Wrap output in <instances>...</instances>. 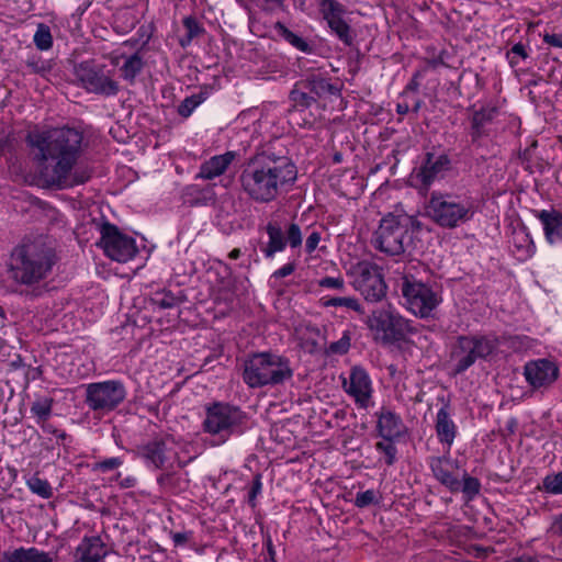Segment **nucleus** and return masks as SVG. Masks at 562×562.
I'll list each match as a JSON object with an SVG mask.
<instances>
[{
  "label": "nucleus",
  "mask_w": 562,
  "mask_h": 562,
  "mask_svg": "<svg viewBox=\"0 0 562 562\" xmlns=\"http://www.w3.org/2000/svg\"><path fill=\"white\" fill-rule=\"evenodd\" d=\"M33 41L40 50L49 49L53 46V36L49 27L44 23L38 24Z\"/></svg>",
  "instance_id": "obj_43"
},
{
  "label": "nucleus",
  "mask_w": 562,
  "mask_h": 562,
  "mask_svg": "<svg viewBox=\"0 0 562 562\" xmlns=\"http://www.w3.org/2000/svg\"><path fill=\"white\" fill-rule=\"evenodd\" d=\"M126 394L125 385L119 380L94 382L86 387L85 403L90 411L105 414L121 405Z\"/></svg>",
  "instance_id": "obj_10"
},
{
  "label": "nucleus",
  "mask_w": 562,
  "mask_h": 562,
  "mask_svg": "<svg viewBox=\"0 0 562 562\" xmlns=\"http://www.w3.org/2000/svg\"><path fill=\"white\" fill-rule=\"evenodd\" d=\"M543 42L555 48H562V33H544Z\"/></svg>",
  "instance_id": "obj_54"
},
{
  "label": "nucleus",
  "mask_w": 562,
  "mask_h": 562,
  "mask_svg": "<svg viewBox=\"0 0 562 562\" xmlns=\"http://www.w3.org/2000/svg\"><path fill=\"white\" fill-rule=\"evenodd\" d=\"M342 387L348 395L353 397L358 407L367 408L369 406L373 387L371 378L364 368L353 366L349 376L342 380Z\"/></svg>",
  "instance_id": "obj_19"
},
{
  "label": "nucleus",
  "mask_w": 562,
  "mask_h": 562,
  "mask_svg": "<svg viewBox=\"0 0 562 562\" xmlns=\"http://www.w3.org/2000/svg\"><path fill=\"white\" fill-rule=\"evenodd\" d=\"M124 463L123 458L112 457L104 460L98 461L93 464V470L101 472H109L120 468Z\"/></svg>",
  "instance_id": "obj_49"
},
{
  "label": "nucleus",
  "mask_w": 562,
  "mask_h": 562,
  "mask_svg": "<svg viewBox=\"0 0 562 562\" xmlns=\"http://www.w3.org/2000/svg\"><path fill=\"white\" fill-rule=\"evenodd\" d=\"M321 302L324 306H344L346 308L362 313V307L359 301L355 297H322Z\"/></svg>",
  "instance_id": "obj_45"
},
{
  "label": "nucleus",
  "mask_w": 562,
  "mask_h": 562,
  "mask_svg": "<svg viewBox=\"0 0 562 562\" xmlns=\"http://www.w3.org/2000/svg\"><path fill=\"white\" fill-rule=\"evenodd\" d=\"M263 543H265V547L267 549V557L265 558V560H269V561L276 562V550H274V547H273L272 539H271L270 535H266L265 536Z\"/></svg>",
  "instance_id": "obj_59"
},
{
  "label": "nucleus",
  "mask_w": 562,
  "mask_h": 562,
  "mask_svg": "<svg viewBox=\"0 0 562 562\" xmlns=\"http://www.w3.org/2000/svg\"><path fill=\"white\" fill-rule=\"evenodd\" d=\"M210 93L211 89L209 87H202L198 93L187 97L178 105V114L186 119L189 117L193 111L210 97Z\"/></svg>",
  "instance_id": "obj_34"
},
{
  "label": "nucleus",
  "mask_w": 562,
  "mask_h": 562,
  "mask_svg": "<svg viewBox=\"0 0 562 562\" xmlns=\"http://www.w3.org/2000/svg\"><path fill=\"white\" fill-rule=\"evenodd\" d=\"M498 110L495 106H483L475 111L471 117L470 136L473 144L487 136L486 126L497 116Z\"/></svg>",
  "instance_id": "obj_30"
},
{
  "label": "nucleus",
  "mask_w": 562,
  "mask_h": 562,
  "mask_svg": "<svg viewBox=\"0 0 562 562\" xmlns=\"http://www.w3.org/2000/svg\"><path fill=\"white\" fill-rule=\"evenodd\" d=\"M550 532L552 537L560 540V546H562V513L554 518Z\"/></svg>",
  "instance_id": "obj_56"
},
{
  "label": "nucleus",
  "mask_w": 562,
  "mask_h": 562,
  "mask_svg": "<svg viewBox=\"0 0 562 562\" xmlns=\"http://www.w3.org/2000/svg\"><path fill=\"white\" fill-rule=\"evenodd\" d=\"M323 340L324 356L327 358H335L348 352L351 337L348 330H344L340 337L336 339L335 327L333 325H325Z\"/></svg>",
  "instance_id": "obj_26"
},
{
  "label": "nucleus",
  "mask_w": 562,
  "mask_h": 562,
  "mask_svg": "<svg viewBox=\"0 0 562 562\" xmlns=\"http://www.w3.org/2000/svg\"><path fill=\"white\" fill-rule=\"evenodd\" d=\"M171 538L176 547L184 546L192 538L191 531L171 532Z\"/></svg>",
  "instance_id": "obj_57"
},
{
  "label": "nucleus",
  "mask_w": 562,
  "mask_h": 562,
  "mask_svg": "<svg viewBox=\"0 0 562 562\" xmlns=\"http://www.w3.org/2000/svg\"><path fill=\"white\" fill-rule=\"evenodd\" d=\"M460 490L464 494L467 501H472L480 494L481 482L479 479L464 473Z\"/></svg>",
  "instance_id": "obj_44"
},
{
  "label": "nucleus",
  "mask_w": 562,
  "mask_h": 562,
  "mask_svg": "<svg viewBox=\"0 0 562 562\" xmlns=\"http://www.w3.org/2000/svg\"><path fill=\"white\" fill-rule=\"evenodd\" d=\"M353 288L369 302H379L386 294L382 269L373 262L360 261L352 269Z\"/></svg>",
  "instance_id": "obj_11"
},
{
  "label": "nucleus",
  "mask_w": 562,
  "mask_h": 562,
  "mask_svg": "<svg viewBox=\"0 0 562 562\" xmlns=\"http://www.w3.org/2000/svg\"><path fill=\"white\" fill-rule=\"evenodd\" d=\"M514 246L520 260H527L536 252V245L525 231L514 235Z\"/></svg>",
  "instance_id": "obj_35"
},
{
  "label": "nucleus",
  "mask_w": 562,
  "mask_h": 562,
  "mask_svg": "<svg viewBox=\"0 0 562 562\" xmlns=\"http://www.w3.org/2000/svg\"><path fill=\"white\" fill-rule=\"evenodd\" d=\"M82 139V133L71 127L27 134L26 144L38 178L45 187L69 188L86 183L91 178L89 169H74L80 156Z\"/></svg>",
  "instance_id": "obj_1"
},
{
  "label": "nucleus",
  "mask_w": 562,
  "mask_h": 562,
  "mask_svg": "<svg viewBox=\"0 0 562 562\" xmlns=\"http://www.w3.org/2000/svg\"><path fill=\"white\" fill-rule=\"evenodd\" d=\"M266 231L269 236V241L261 250L267 258H272L276 252L282 251L285 248L286 241L293 248L300 246L302 243L301 227L297 223L289 224L285 231L286 237L283 228L276 221L269 222Z\"/></svg>",
  "instance_id": "obj_18"
},
{
  "label": "nucleus",
  "mask_w": 562,
  "mask_h": 562,
  "mask_svg": "<svg viewBox=\"0 0 562 562\" xmlns=\"http://www.w3.org/2000/svg\"><path fill=\"white\" fill-rule=\"evenodd\" d=\"M237 154L235 151H226L222 155H215L205 160L200 166L196 178L203 180H213L225 173L227 168L235 160Z\"/></svg>",
  "instance_id": "obj_24"
},
{
  "label": "nucleus",
  "mask_w": 562,
  "mask_h": 562,
  "mask_svg": "<svg viewBox=\"0 0 562 562\" xmlns=\"http://www.w3.org/2000/svg\"><path fill=\"white\" fill-rule=\"evenodd\" d=\"M402 294L406 299L408 308L420 317H428L441 302V297L431 286L413 278L404 277Z\"/></svg>",
  "instance_id": "obj_13"
},
{
  "label": "nucleus",
  "mask_w": 562,
  "mask_h": 562,
  "mask_svg": "<svg viewBox=\"0 0 562 562\" xmlns=\"http://www.w3.org/2000/svg\"><path fill=\"white\" fill-rule=\"evenodd\" d=\"M296 167L286 156L262 151L243 166L238 181L243 192L252 201L268 203L296 179Z\"/></svg>",
  "instance_id": "obj_2"
},
{
  "label": "nucleus",
  "mask_w": 562,
  "mask_h": 562,
  "mask_svg": "<svg viewBox=\"0 0 562 562\" xmlns=\"http://www.w3.org/2000/svg\"><path fill=\"white\" fill-rule=\"evenodd\" d=\"M419 77H420V72L419 71H416L412 79L409 80V82L406 85L405 89L403 90V92L401 93V97H406L408 94V92H417L418 89H419Z\"/></svg>",
  "instance_id": "obj_55"
},
{
  "label": "nucleus",
  "mask_w": 562,
  "mask_h": 562,
  "mask_svg": "<svg viewBox=\"0 0 562 562\" xmlns=\"http://www.w3.org/2000/svg\"><path fill=\"white\" fill-rule=\"evenodd\" d=\"M499 338L495 334L457 336L450 346L449 364L453 375L463 374L479 360H488L497 353Z\"/></svg>",
  "instance_id": "obj_5"
},
{
  "label": "nucleus",
  "mask_w": 562,
  "mask_h": 562,
  "mask_svg": "<svg viewBox=\"0 0 562 562\" xmlns=\"http://www.w3.org/2000/svg\"><path fill=\"white\" fill-rule=\"evenodd\" d=\"M153 304L160 308H172L179 304V300L170 291L156 292L151 297Z\"/></svg>",
  "instance_id": "obj_46"
},
{
  "label": "nucleus",
  "mask_w": 562,
  "mask_h": 562,
  "mask_svg": "<svg viewBox=\"0 0 562 562\" xmlns=\"http://www.w3.org/2000/svg\"><path fill=\"white\" fill-rule=\"evenodd\" d=\"M43 430L45 432H48V434H54L56 435V437L60 438V439H65L66 438V434L64 431H59L57 429H54V427L50 425V424H47L46 422L44 423H38Z\"/></svg>",
  "instance_id": "obj_61"
},
{
  "label": "nucleus",
  "mask_w": 562,
  "mask_h": 562,
  "mask_svg": "<svg viewBox=\"0 0 562 562\" xmlns=\"http://www.w3.org/2000/svg\"><path fill=\"white\" fill-rule=\"evenodd\" d=\"M294 337L304 352L313 355L316 350V329L312 324L302 323L295 327Z\"/></svg>",
  "instance_id": "obj_32"
},
{
  "label": "nucleus",
  "mask_w": 562,
  "mask_h": 562,
  "mask_svg": "<svg viewBox=\"0 0 562 562\" xmlns=\"http://www.w3.org/2000/svg\"><path fill=\"white\" fill-rule=\"evenodd\" d=\"M536 217L541 222L548 243L562 241V212L557 210L536 211Z\"/></svg>",
  "instance_id": "obj_27"
},
{
  "label": "nucleus",
  "mask_w": 562,
  "mask_h": 562,
  "mask_svg": "<svg viewBox=\"0 0 562 562\" xmlns=\"http://www.w3.org/2000/svg\"><path fill=\"white\" fill-rule=\"evenodd\" d=\"M450 167L451 160L447 154L436 155L427 151L420 166L412 172V186L427 192L436 180L445 177Z\"/></svg>",
  "instance_id": "obj_17"
},
{
  "label": "nucleus",
  "mask_w": 562,
  "mask_h": 562,
  "mask_svg": "<svg viewBox=\"0 0 562 562\" xmlns=\"http://www.w3.org/2000/svg\"><path fill=\"white\" fill-rule=\"evenodd\" d=\"M524 375L533 389L548 387L559 378V368L548 359L531 360L525 364Z\"/></svg>",
  "instance_id": "obj_20"
},
{
  "label": "nucleus",
  "mask_w": 562,
  "mask_h": 562,
  "mask_svg": "<svg viewBox=\"0 0 562 562\" xmlns=\"http://www.w3.org/2000/svg\"><path fill=\"white\" fill-rule=\"evenodd\" d=\"M435 429L438 440L447 445L449 451L457 436V425L451 418L449 404H445L437 412Z\"/></svg>",
  "instance_id": "obj_28"
},
{
  "label": "nucleus",
  "mask_w": 562,
  "mask_h": 562,
  "mask_svg": "<svg viewBox=\"0 0 562 562\" xmlns=\"http://www.w3.org/2000/svg\"><path fill=\"white\" fill-rule=\"evenodd\" d=\"M75 76L81 87L90 93L110 97L119 92V83L104 74V66L93 60L78 64L75 67Z\"/></svg>",
  "instance_id": "obj_16"
},
{
  "label": "nucleus",
  "mask_w": 562,
  "mask_h": 562,
  "mask_svg": "<svg viewBox=\"0 0 562 562\" xmlns=\"http://www.w3.org/2000/svg\"><path fill=\"white\" fill-rule=\"evenodd\" d=\"M54 400L52 397H43L34 401L31 406V413L36 417L37 424L46 422L50 414Z\"/></svg>",
  "instance_id": "obj_41"
},
{
  "label": "nucleus",
  "mask_w": 562,
  "mask_h": 562,
  "mask_svg": "<svg viewBox=\"0 0 562 562\" xmlns=\"http://www.w3.org/2000/svg\"><path fill=\"white\" fill-rule=\"evenodd\" d=\"M319 286L330 288V289H341L344 286V279L338 277H326L318 280Z\"/></svg>",
  "instance_id": "obj_52"
},
{
  "label": "nucleus",
  "mask_w": 562,
  "mask_h": 562,
  "mask_svg": "<svg viewBox=\"0 0 562 562\" xmlns=\"http://www.w3.org/2000/svg\"><path fill=\"white\" fill-rule=\"evenodd\" d=\"M274 30L278 35L284 38L288 43H290L295 48L301 52H310L308 44L300 36L290 31L283 23L277 22L274 25Z\"/></svg>",
  "instance_id": "obj_39"
},
{
  "label": "nucleus",
  "mask_w": 562,
  "mask_h": 562,
  "mask_svg": "<svg viewBox=\"0 0 562 562\" xmlns=\"http://www.w3.org/2000/svg\"><path fill=\"white\" fill-rule=\"evenodd\" d=\"M425 216L441 228H457L475 214L471 196L452 192L432 191L425 202Z\"/></svg>",
  "instance_id": "obj_4"
},
{
  "label": "nucleus",
  "mask_w": 562,
  "mask_h": 562,
  "mask_svg": "<svg viewBox=\"0 0 562 562\" xmlns=\"http://www.w3.org/2000/svg\"><path fill=\"white\" fill-rule=\"evenodd\" d=\"M100 234L99 245L112 260L126 262L137 254L135 239L123 234L115 225L104 222L100 226Z\"/></svg>",
  "instance_id": "obj_15"
},
{
  "label": "nucleus",
  "mask_w": 562,
  "mask_h": 562,
  "mask_svg": "<svg viewBox=\"0 0 562 562\" xmlns=\"http://www.w3.org/2000/svg\"><path fill=\"white\" fill-rule=\"evenodd\" d=\"M106 555L100 537H85L74 553V562H101Z\"/></svg>",
  "instance_id": "obj_25"
},
{
  "label": "nucleus",
  "mask_w": 562,
  "mask_h": 562,
  "mask_svg": "<svg viewBox=\"0 0 562 562\" xmlns=\"http://www.w3.org/2000/svg\"><path fill=\"white\" fill-rule=\"evenodd\" d=\"M173 439L169 436L156 437L137 448V456L143 459L145 465L154 470H166L171 468L176 461L179 468L187 465L180 460L173 449Z\"/></svg>",
  "instance_id": "obj_12"
},
{
  "label": "nucleus",
  "mask_w": 562,
  "mask_h": 562,
  "mask_svg": "<svg viewBox=\"0 0 562 562\" xmlns=\"http://www.w3.org/2000/svg\"><path fill=\"white\" fill-rule=\"evenodd\" d=\"M376 503V493L373 490L359 492L355 498V505L359 508L368 507Z\"/></svg>",
  "instance_id": "obj_50"
},
{
  "label": "nucleus",
  "mask_w": 562,
  "mask_h": 562,
  "mask_svg": "<svg viewBox=\"0 0 562 562\" xmlns=\"http://www.w3.org/2000/svg\"><path fill=\"white\" fill-rule=\"evenodd\" d=\"M345 413L339 408L330 407V411L322 409V412L318 413V427L324 425L326 428L341 429Z\"/></svg>",
  "instance_id": "obj_38"
},
{
  "label": "nucleus",
  "mask_w": 562,
  "mask_h": 562,
  "mask_svg": "<svg viewBox=\"0 0 562 562\" xmlns=\"http://www.w3.org/2000/svg\"><path fill=\"white\" fill-rule=\"evenodd\" d=\"M26 486L33 494L41 496L42 498H50L53 496V487L49 482L38 475H33L26 481Z\"/></svg>",
  "instance_id": "obj_40"
},
{
  "label": "nucleus",
  "mask_w": 562,
  "mask_h": 562,
  "mask_svg": "<svg viewBox=\"0 0 562 562\" xmlns=\"http://www.w3.org/2000/svg\"><path fill=\"white\" fill-rule=\"evenodd\" d=\"M0 562H54L50 553L35 547H20L0 554Z\"/></svg>",
  "instance_id": "obj_29"
},
{
  "label": "nucleus",
  "mask_w": 562,
  "mask_h": 562,
  "mask_svg": "<svg viewBox=\"0 0 562 562\" xmlns=\"http://www.w3.org/2000/svg\"><path fill=\"white\" fill-rule=\"evenodd\" d=\"M412 218L407 215H394L392 213L384 216L378 229L373 235V245L380 251L397 256L405 251Z\"/></svg>",
  "instance_id": "obj_9"
},
{
  "label": "nucleus",
  "mask_w": 562,
  "mask_h": 562,
  "mask_svg": "<svg viewBox=\"0 0 562 562\" xmlns=\"http://www.w3.org/2000/svg\"><path fill=\"white\" fill-rule=\"evenodd\" d=\"M214 199L215 193L212 186L189 184L182 191L183 203L191 206L207 205L214 202Z\"/></svg>",
  "instance_id": "obj_31"
},
{
  "label": "nucleus",
  "mask_w": 562,
  "mask_h": 562,
  "mask_svg": "<svg viewBox=\"0 0 562 562\" xmlns=\"http://www.w3.org/2000/svg\"><path fill=\"white\" fill-rule=\"evenodd\" d=\"M284 1L285 0H262V9L267 12L282 10L284 8Z\"/></svg>",
  "instance_id": "obj_58"
},
{
  "label": "nucleus",
  "mask_w": 562,
  "mask_h": 562,
  "mask_svg": "<svg viewBox=\"0 0 562 562\" xmlns=\"http://www.w3.org/2000/svg\"><path fill=\"white\" fill-rule=\"evenodd\" d=\"M411 108L407 102H398L396 104V113L401 116L406 115L409 112Z\"/></svg>",
  "instance_id": "obj_64"
},
{
  "label": "nucleus",
  "mask_w": 562,
  "mask_h": 562,
  "mask_svg": "<svg viewBox=\"0 0 562 562\" xmlns=\"http://www.w3.org/2000/svg\"><path fill=\"white\" fill-rule=\"evenodd\" d=\"M293 89H300L304 93H316V81L314 78L300 80L295 83Z\"/></svg>",
  "instance_id": "obj_53"
},
{
  "label": "nucleus",
  "mask_w": 562,
  "mask_h": 562,
  "mask_svg": "<svg viewBox=\"0 0 562 562\" xmlns=\"http://www.w3.org/2000/svg\"><path fill=\"white\" fill-rule=\"evenodd\" d=\"M291 376L289 360L272 352L254 353L244 364L243 379L249 387L276 385Z\"/></svg>",
  "instance_id": "obj_7"
},
{
  "label": "nucleus",
  "mask_w": 562,
  "mask_h": 562,
  "mask_svg": "<svg viewBox=\"0 0 562 562\" xmlns=\"http://www.w3.org/2000/svg\"><path fill=\"white\" fill-rule=\"evenodd\" d=\"M293 271H294V265L286 263L283 267H281L280 269L276 270L272 273L271 278L281 279V278L290 276Z\"/></svg>",
  "instance_id": "obj_60"
},
{
  "label": "nucleus",
  "mask_w": 562,
  "mask_h": 562,
  "mask_svg": "<svg viewBox=\"0 0 562 562\" xmlns=\"http://www.w3.org/2000/svg\"><path fill=\"white\" fill-rule=\"evenodd\" d=\"M262 490V482H261V475L257 474L251 483L249 493H248V502L249 504L255 507L256 506V498L261 493Z\"/></svg>",
  "instance_id": "obj_51"
},
{
  "label": "nucleus",
  "mask_w": 562,
  "mask_h": 562,
  "mask_svg": "<svg viewBox=\"0 0 562 562\" xmlns=\"http://www.w3.org/2000/svg\"><path fill=\"white\" fill-rule=\"evenodd\" d=\"M374 341L390 346L406 339L415 329L391 305L372 311L367 321Z\"/></svg>",
  "instance_id": "obj_8"
},
{
  "label": "nucleus",
  "mask_w": 562,
  "mask_h": 562,
  "mask_svg": "<svg viewBox=\"0 0 562 562\" xmlns=\"http://www.w3.org/2000/svg\"><path fill=\"white\" fill-rule=\"evenodd\" d=\"M375 449L384 454V461L387 465H393L396 461L397 448L393 441H379Z\"/></svg>",
  "instance_id": "obj_47"
},
{
  "label": "nucleus",
  "mask_w": 562,
  "mask_h": 562,
  "mask_svg": "<svg viewBox=\"0 0 562 562\" xmlns=\"http://www.w3.org/2000/svg\"><path fill=\"white\" fill-rule=\"evenodd\" d=\"M337 551L335 549H326L322 551V562H335Z\"/></svg>",
  "instance_id": "obj_62"
},
{
  "label": "nucleus",
  "mask_w": 562,
  "mask_h": 562,
  "mask_svg": "<svg viewBox=\"0 0 562 562\" xmlns=\"http://www.w3.org/2000/svg\"><path fill=\"white\" fill-rule=\"evenodd\" d=\"M166 470L167 471L160 473L156 479L159 490L162 493L171 494H177L182 491L186 484L182 477L175 471H169L168 469Z\"/></svg>",
  "instance_id": "obj_33"
},
{
  "label": "nucleus",
  "mask_w": 562,
  "mask_h": 562,
  "mask_svg": "<svg viewBox=\"0 0 562 562\" xmlns=\"http://www.w3.org/2000/svg\"><path fill=\"white\" fill-rule=\"evenodd\" d=\"M316 93H304L300 89H293L291 91V100L294 103V113L297 124L303 127L313 128L316 119L313 113L308 111V108L315 102Z\"/></svg>",
  "instance_id": "obj_23"
},
{
  "label": "nucleus",
  "mask_w": 562,
  "mask_h": 562,
  "mask_svg": "<svg viewBox=\"0 0 562 562\" xmlns=\"http://www.w3.org/2000/svg\"><path fill=\"white\" fill-rule=\"evenodd\" d=\"M538 488L547 494L561 495L562 494V471L557 473L547 474Z\"/></svg>",
  "instance_id": "obj_42"
},
{
  "label": "nucleus",
  "mask_w": 562,
  "mask_h": 562,
  "mask_svg": "<svg viewBox=\"0 0 562 562\" xmlns=\"http://www.w3.org/2000/svg\"><path fill=\"white\" fill-rule=\"evenodd\" d=\"M182 24L187 32L186 35L180 40V45L182 47H187L194 38L205 33L203 25L193 15L183 18Z\"/></svg>",
  "instance_id": "obj_36"
},
{
  "label": "nucleus",
  "mask_w": 562,
  "mask_h": 562,
  "mask_svg": "<svg viewBox=\"0 0 562 562\" xmlns=\"http://www.w3.org/2000/svg\"><path fill=\"white\" fill-rule=\"evenodd\" d=\"M376 431L380 437L387 441H394L405 432V425L402 417L385 406L375 413Z\"/></svg>",
  "instance_id": "obj_22"
},
{
  "label": "nucleus",
  "mask_w": 562,
  "mask_h": 562,
  "mask_svg": "<svg viewBox=\"0 0 562 562\" xmlns=\"http://www.w3.org/2000/svg\"><path fill=\"white\" fill-rule=\"evenodd\" d=\"M144 67L143 58L138 53H135L126 58L120 68L121 75L124 80L134 82L135 78L140 74Z\"/></svg>",
  "instance_id": "obj_37"
},
{
  "label": "nucleus",
  "mask_w": 562,
  "mask_h": 562,
  "mask_svg": "<svg viewBox=\"0 0 562 562\" xmlns=\"http://www.w3.org/2000/svg\"><path fill=\"white\" fill-rule=\"evenodd\" d=\"M247 415L237 406L216 402L205 409L203 431L213 437L215 445L225 443L232 436L244 434Z\"/></svg>",
  "instance_id": "obj_6"
},
{
  "label": "nucleus",
  "mask_w": 562,
  "mask_h": 562,
  "mask_svg": "<svg viewBox=\"0 0 562 562\" xmlns=\"http://www.w3.org/2000/svg\"><path fill=\"white\" fill-rule=\"evenodd\" d=\"M528 56L527 48L522 43L515 44L507 53V59L512 67L518 66L519 61L525 60Z\"/></svg>",
  "instance_id": "obj_48"
},
{
  "label": "nucleus",
  "mask_w": 562,
  "mask_h": 562,
  "mask_svg": "<svg viewBox=\"0 0 562 562\" xmlns=\"http://www.w3.org/2000/svg\"><path fill=\"white\" fill-rule=\"evenodd\" d=\"M318 7L322 19L330 34L344 45L351 46L356 34L350 25L349 12L346 5L338 0H321Z\"/></svg>",
  "instance_id": "obj_14"
},
{
  "label": "nucleus",
  "mask_w": 562,
  "mask_h": 562,
  "mask_svg": "<svg viewBox=\"0 0 562 562\" xmlns=\"http://www.w3.org/2000/svg\"><path fill=\"white\" fill-rule=\"evenodd\" d=\"M306 248L310 252L316 249V231H313L306 239Z\"/></svg>",
  "instance_id": "obj_63"
},
{
  "label": "nucleus",
  "mask_w": 562,
  "mask_h": 562,
  "mask_svg": "<svg viewBox=\"0 0 562 562\" xmlns=\"http://www.w3.org/2000/svg\"><path fill=\"white\" fill-rule=\"evenodd\" d=\"M428 464L434 476L450 492L457 493L460 491L461 482L453 473L457 464L449 456L430 457Z\"/></svg>",
  "instance_id": "obj_21"
},
{
  "label": "nucleus",
  "mask_w": 562,
  "mask_h": 562,
  "mask_svg": "<svg viewBox=\"0 0 562 562\" xmlns=\"http://www.w3.org/2000/svg\"><path fill=\"white\" fill-rule=\"evenodd\" d=\"M57 261L58 257L52 241L36 239L12 250L8 272L18 284L33 286L50 276Z\"/></svg>",
  "instance_id": "obj_3"
}]
</instances>
